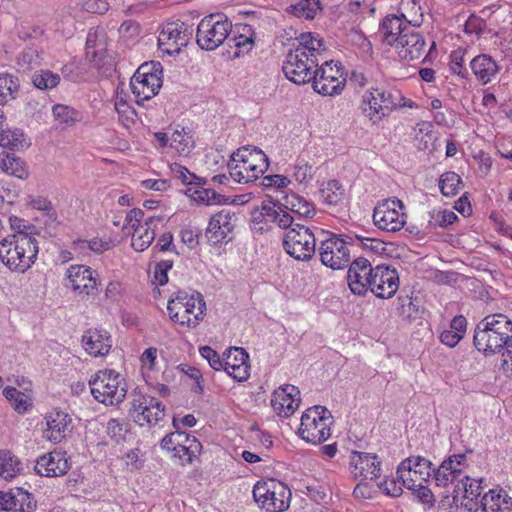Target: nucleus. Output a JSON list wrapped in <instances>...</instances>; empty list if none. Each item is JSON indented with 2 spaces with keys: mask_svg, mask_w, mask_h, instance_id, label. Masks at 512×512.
I'll return each instance as SVG.
<instances>
[{
  "mask_svg": "<svg viewBox=\"0 0 512 512\" xmlns=\"http://www.w3.org/2000/svg\"><path fill=\"white\" fill-rule=\"evenodd\" d=\"M473 340L476 349L486 355L507 350L512 341V320L502 313L487 315L477 324Z\"/></svg>",
  "mask_w": 512,
  "mask_h": 512,
  "instance_id": "obj_1",
  "label": "nucleus"
},
{
  "mask_svg": "<svg viewBox=\"0 0 512 512\" xmlns=\"http://www.w3.org/2000/svg\"><path fill=\"white\" fill-rule=\"evenodd\" d=\"M38 252L37 239L23 231L10 234L0 241V260L13 272H26L35 263Z\"/></svg>",
  "mask_w": 512,
  "mask_h": 512,
  "instance_id": "obj_2",
  "label": "nucleus"
},
{
  "mask_svg": "<svg viewBox=\"0 0 512 512\" xmlns=\"http://www.w3.org/2000/svg\"><path fill=\"white\" fill-rule=\"evenodd\" d=\"M265 153L257 148L242 147L231 155L228 163L231 178L240 184L257 180L268 169Z\"/></svg>",
  "mask_w": 512,
  "mask_h": 512,
  "instance_id": "obj_3",
  "label": "nucleus"
},
{
  "mask_svg": "<svg viewBox=\"0 0 512 512\" xmlns=\"http://www.w3.org/2000/svg\"><path fill=\"white\" fill-rule=\"evenodd\" d=\"M432 463L422 456H410L404 459L397 468V475L404 487L417 492L422 503L432 500V493L427 487L431 478Z\"/></svg>",
  "mask_w": 512,
  "mask_h": 512,
  "instance_id": "obj_4",
  "label": "nucleus"
},
{
  "mask_svg": "<svg viewBox=\"0 0 512 512\" xmlns=\"http://www.w3.org/2000/svg\"><path fill=\"white\" fill-rule=\"evenodd\" d=\"M404 97L397 90L371 87L362 96L361 109L373 124L379 123L394 109L405 106Z\"/></svg>",
  "mask_w": 512,
  "mask_h": 512,
  "instance_id": "obj_5",
  "label": "nucleus"
},
{
  "mask_svg": "<svg viewBox=\"0 0 512 512\" xmlns=\"http://www.w3.org/2000/svg\"><path fill=\"white\" fill-rule=\"evenodd\" d=\"M167 310L173 322L196 327L203 319L206 304L199 292L188 294L186 291H178L175 297L168 301Z\"/></svg>",
  "mask_w": 512,
  "mask_h": 512,
  "instance_id": "obj_6",
  "label": "nucleus"
},
{
  "mask_svg": "<svg viewBox=\"0 0 512 512\" xmlns=\"http://www.w3.org/2000/svg\"><path fill=\"white\" fill-rule=\"evenodd\" d=\"M89 387L95 400L105 405H117L127 394L124 378L110 369L95 373L89 380Z\"/></svg>",
  "mask_w": 512,
  "mask_h": 512,
  "instance_id": "obj_7",
  "label": "nucleus"
},
{
  "mask_svg": "<svg viewBox=\"0 0 512 512\" xmlns=\"http://www.w3.org/2000/svg\"><path fill=\"white\" fill-rule=\"evenodd\" d=\"M332 423V415L326 407H311L301 417L299 436L308 443L320 444L331 436Z\"/></svg>",
  "mask_w": 512,
  "mask_h": 512,
  "instance_id": "obj_8",
  "label": "nucleus"
},
{
  "mask_svg": "<svg viewBox=\"0 0 512 512\" xmlns=\"http://www.w3.org/2000/svg\"><path fill=\"white\" fill-rule=\"evenodd\" d=\"M231 32L232 23L225 15L210 14L199 22L196 41L201 49L213 51L223 44Z\"/></svg>",
  "mask_w": 512,
  "mask_h": 512,
  "instance_id": "obj_9",
  "label": "nucleus"
},
{
  "mask_svg": "<svg viewBox=\"0 0 512 512\" xmlns=\"http://www.w3.org/2000/svg\"><path fill=\"white\" fill-rule=\"evenodd\" d=\"M283 248L287 254L298 261H309L316 252V236L307 226L294 223L286 229Z\"/></svg>",
  "mask_w": 512,
  "mask_h": 512,
  "instance_id": "obj_10",
  "label": "nucleus"
},
{
  "mask_svg": "<svg viewBox=\"0 0 512 512\" xmlns=\"http://www.w3.org/2000/svg\"><path fill=\"white\" fill-rule=\"evenodd\" d=\"M253 497L267 512H283L289 508L291 491L282 482L269 479L254 485Z\"/></svg>",
  "mask_w": 512,
  "mask_h": 512,
  "instance_id": "obj_11",
  "label": "nucleus"
},
{
  "mask_svg": "<svg viewBox=\"0 0 512 512\" xmlns=\"http://www.w3.org/2000/svg\"><path fill=\"white\" fill-rule=\"evenodd\" d=\"M162 67L158 62H146L138 67L131 78L130 87L138 104L150 100L162 86Z\"/></svg>",
  "mask_w": 512,
  "mask_h": 512,
  "instance_id": "obj_12",
  "label": "nucleus"
},
{
  "mask_svg": "<svg viewBox=\"0 0 512 512\" xmlns=\"http://www.w3.org/2000/svg\"><path fill=\"white\" fill-rule=\"evenodd\" d=\"M128 414L140 427L152 428L165 419L166 407L156 397L137 394L130 402Z\"/></svg>",
  "mask_w": 512,
  "mask_h": 512,
  "instance_id": "obj_13",
  "label": "nucleus"
},
{
  "mask_svg": "<svg viewBox=\"0 0 512 512\" xmlns=\"http://www.w3.org/2000/svg\"><path fill=\"white\" fill-rule=\"evenodd\" d=\"M318 65V58L314 55H306L302 48H294L286 54L282 71L289 81L303 85L315 77Z\"/></svg>",
  "mask_w": 512,
  "mask_h": 512,
  "instance_id": "obj_14",
  "label": "nucleus"
},
{
  "mask_svg": "<svg viewBox=\"0 0 512 512\" xmlns=\"http://www.w3.org/2000/svg\"><path fill=\"white\" fill-rule=\"evenodd\" d=\"M98 274L86 265H71L65 273L63 285L80 299H94L98 293Z\"/></svg>",
  "mask_w": 512,
  "mask_h": 512,
  "instance_id": "obj_15",
  "label": "nucleus"
},
{
  "mask_svg": "<svg viewBox=\"0 0 512 512\" xmlns=\"http://www.w3.org/2000/svg\"><path fill=\"white\" fill-rule=\"evenodd\" d=\"M193 34V28L180 21L165 24L158 36L159 50L168 56H174L186 47Z\"/></svg>",
  "mask_w": 512,
  "mask_h": 512,
  "instance_id": "obj_16",
  "label": "nucleus"
},
{
  "mask_svg": "<svg viewBox=\"0 0 512 512\" xmlns=\"http://www.w3.org/2000/svg\"><path fill=\"white\" fill-rule=\"evenodd\" d=\"M373 222L381 230L396 232L406 224L404 204L401 200L386 199L374 208Z\"/></svg>",
  "mask_w": 512,
  "mask_h": 512,
  "instance_id": "obj_17",
  "label": "nucleus"
},
{
  "mask_svg": "<svg viewBox=\"0 0 512 512\" xmlns=\"http://www.w3.org/2000/svg\"><path fill=\"white\" fill-rule=\"evenodd\" d=\"M237 221V215L230 209H222L212 215L205 233L208 242L218 245L230 241Z\"/></svg>",
  "mask_w": 512,
  "mask_h": 512,
  "instance_id": "obj_18",
  "label": "nucleus"
},
{
  "mask_svg": "<svg viewBox=\"0 0 512 512\" xmlns=\"http://www.w3.org/2000/svg\"><path fill=\"white\" fill-rule=\"evenodd\" d=\"M350 244L344 239L331 235L322 240L319 247L320 260L332 269H341L350 262Z\"/></svg>",
  "mask_w": 512,
  "mask_h": 512,
  "instance_id": "obj_19",
  "label": "nucleus"
},
{
  "mask_svg": "<svg viewBox=\"0 0 512 512\" xmlns=\"http://www.w3.org/2000/svg\"><path fill=\"white\" fill-rule=\"evenodd\" d=\"M468 463L465 454H454L444 459L437 469L433 470V480L438 487L454 485L465 477Z\"/></svg>",
  "mask_w": 512,
  "mask_h": 512,
  "instance_id": "obj_20",
  "label": "nucleus"
},
{
  "mask_svg": "<svg viewBox=\"0 0 512 512\" xmlns=\"http://www.w3.org/2000/svg\"><path fill=\"white\" fill-rule=\"evenodd\" d=\"M46 429L44 438L54 444L67 439L74 428L72 416L60 409H53L45 415Z\"/></svg>",
  "mask_w": 512,
  "mask_h": 512,
  "instance_id": "obj_21",
  "label": "nucleus"
},
{
  "mask_svg": "<svg viewBox=\"0 0 512 512\" xmlns=\"http://www.w3.org/2000/svg\"><path fill=\"white\" fill-rule=\"evenodd\" d=\"M374 271L375 267L364 257H358L351 262L347 272V283L354 295L363 296L369 291Z\"/></svg>",
  "mask_w": 512,
  "mask_h": 512,
  "instance_id": "obj_22",
  "label": "nucleus"
},
{
  "mask_svg": "<svg viewBox=\"0 0 512 512\" xmlns=\"http://www.w3.org/2000/svg\"><path fill=\"white\" fill-rule=\"evenodd\" d=\"M399 288V275L395 268L386 265L375 266L369 290L378 298L389 299Z\"/></svg>",
  "mask_w": 512,
  "mask_h": 512,
  "instance_id": "obj_23",
  "label": "nucleus"
},
{
  "mask_svg": "<svg viewBox=\"0 0 512 512\" xmlns=\"http://www.w3.org/2000/svg\"><path fill=\"white\" fill-rule=\"evenodd\" d=\"M381 462L375 454L353 451L350 456V472L355 477L377 480L380 477Z\"/></svg>",
  "mask_w": 512,
  "mask_h": 512,
  "instance_id": "obj_24",
  "label": "nucleus"
},
{
  "mask_svg": "<svg viewBox=\"0 0 512 512\" xmlns=\"http://www.w3.org/2000/svg\"><path fill=\"white\" fill-rule=\"evenodd\" d=\"M225 371L230 377L238 382L245 381L250 376L249 355L245 349L231 347L224 353Z\"/></svg>",
  "mask_w": 512,
  "mask_h": 512,
  "instance_id": "obj_25",
  "label": "nucleus"
},
{
  "mask_svg": "<svg viewBox=\"0 0 512 512\" xmlns=\"http://www.w3.org/2000/svg\"><path fill=\"white\" fill-rule=\"evenodd\" d=\"M300 403V391L293 385L286 384L276 389L271 398L273 410L281 417L291 416Z\"/></svg>",
  "mask_w": 512,
  "mask_h": 512,
  "instance_id": "obj_26",
  "label": "nucleus"
},
{
  "mask_svg": "<svg viewBox=\"0 0 512 512\" xmlns=\"http://www.w3.org/2000/svg\"><path fill=\"white\" fill-rule=\"evenodd\" d=\"M393 46L396 48L398 56L405 61L419 59L425 52L426 42L424 37L415 30H406L400 37V40Z\"/></svg>",
  "mask_w": 512,
  "mask_h": 512,
  "instance_id": "obj_27",
  "label": "nucleus"
},
{
  "mask_svg": "<svg viewBox=\"0 0 512 512\" xmlns=\"http://www.w3.org/2000/svg\"><path fill=\"white\" fill-rule=\"evenodd\" d=\"M70 469L67 455L63 451L54 450L37 459L35 470L41 476L58 477Z\"/></svg>",
  "mask_w": 512,
  "mask_h": 512,
  "instance_id": "obj_28",
  "label": "nucleus"
},
{
  "mask_svg": "<svg viewBox=\"0 0 512 512\" xmlns=\"http://www.w3.org/2000/svg\"><path fill=\"white\" fill-rule=\"evenodd\" d=\"M293 216L281 206L271 201H263L258 215L254 216L257 224L274 223L281 229H288L293 225Z\"/></svg>",
  "mask_w": 512,
  "mask_h": 512,
  "instance_id": "obj_29",
  "label": "nucleus"
},
{
  "mask_svg": "<svg viewBox=\"0 0 512 512\" xmlns=\"http://www.w3.org/2000/svg\"><path fill=\"white\" fill-rule=\"evenodd\" d=\"M82 344L85 351L93 357L107 355L112 346L108 332L98 329L87 330L82 336Z\"/></svg>",
  "mask_w": 512,
  "mask_h": 512,
  "instance_id": "obj_30",
  "label": "nucleus"
},
{
  "mask_svg": "<svg viewBox=\"0 0 512 512\" xmlns=\"http://www.w3.org/2000/svg\"><path fill=\"white\" fill-rule=\"evenodd\" d=\"M160 220V218L150 216L144 220L142 225L133 229L131 244L135 251L142 252L152 244L156 236L157 223Z\"/></svg>",
  "mask_w": 512,
  "mask_h": 512,
  "instance_id": "obj_31",
  "label": "nucleus"
},
{
  "mask_svg": "<svg viewBox=\"0 0 512 512\" xmlns=\"http://www.w3.org/2000/svg\"><path fill=\"white\" fill-rule=\"evenodd\" d=\"M470 69L482 85L490 83L498 74L499 66L487 54H479L470 61Z\"/></svg>",
  "mask_w": 512,
  "mask_h": 512,
  "instance_id": "obj_32",
  "label": "nucleus"
},
{
  "mask_svg": "<svg viewBox=\"0 0 512 512\" xmlns=\"http://www.w3.org/2000/svg\"><path fill=\"white\" fill-rule=\"evenodd\" d=\"M406 22L398 15H388L384 18L380 26L382 41L386 45L393 46L400 40V37L406 30H411Z\"/></svg>",
  "mask_w": 512,
  "mask_h": 512,
  "instance_id": "obj_33",
  "label": "nucleus"
},
{
  "mask_svg": "<svg viewBox=\"0 0 512 512\" xmlns=\"http://www.w3.org/2000/svg\"><path fill=\"white\" fill-rule=\"evenodd\" d=\"M231 33H233L231 41L233 42V47L236 49V57L252 51L256 41V33L251 25L239 24Z\"/></svg>",
  "mask_w": 512,
  "mask_h": 512,
  "instance_id": "obj_34",
  "label": "nucleus"
},
{
  "mask_svg": "<svg viewBox=\"0 0 512 512\" xmlns=\"http://www.w3.org/2000/svg\"><path fill=\"white\" fill-rule=\"evenodd\" d=\"M311 81L313 82L315 92L325 96H334L339 95L343 91L346 79L343 74H338L337 76L318 75L316 70L315 77Z\"/></svg>",
  "mask_w": 512,
  "mask_h": 512,
  "instance_id": "obj_35",
  "label": "nucleus"
},
{
  "mask_svg": "<svg viewBox=\"0 0 512 512\" xmlns=\"http://www.w3.org/2000/svg\"><path fill=\"white\" fill-rule=\"evenodd\" d=\"M52 117L56 128L66 130L82 120V113L72 106L55 104L52 107Z\"/></svg>",
  "mask_w": 512,
  "mask_h": 512,
  "instance_id": "obj_36",
  "label": "nucleus"
},
{
  "mask_svg": "<svg viewBox=\"0 0 512 512\" xmlns=\"http://www.w3.org/2000/svg\"><path fill=\"white\" fill-rule=\"evenodd\" d=\"M511 500L502 490L491 489L482 496V512H509Z\"/></svg>",
  "mask_w": 512,
  "mask_h": 512,
  "instance_id": "obj_37",
  "label": "nucleus"
},
{
  "mask_svg": "<svg viewBox=\"0 0 512 512\" xmlns=\"http://www.w3.org/2000/svg\"><path fill=\"white\" fill-rule=\"evenodd\" d=\"M0 168L6 174L19 179H26L28 177V170L24 161L12 153L0 154Z\"/></svg>",
  "mask_w": 512,
  "mask_h": 512,
  "instance_id": "obj_38",
  "label": "nucleus"
},
{
  "mask_svg": "<svg viewBox=\"0 0 512 512\" xmlns=\"http://www.w3.org/2000/svg\"><path fill=\"white\" fill-rule=\"evenodd\" d=\"M185 194L193 201L204 205H216L226 202L224 195L216 193L213 189L194 186L186 189Z\"/></svg>",
  "mask_w": 512,
  "mask_h": 512,
  "instance_id": "obj_39",
  "label": "nucleus"
},
{
  "mask_svg": "<svg viewBox=\"0 0 512 512\" xmlns=\"http://www.w3.org/2000/svg\"><path fill=\"white\" fill-rule=\"evenodd\" d=\"M399 17L410 27L415 28L421 25L423 13L417 0H401L399 3Z\"/></svg>",
  "mask_w": 512,
  "mask_h": 512,
  "instance_id": "obj_40",
  "label": "nucleus"
},
{
  "mask_svg": "<svg viewBox=\"0 0 512 512\" xmlns=\"http://www.w3.org/2000/svg\"><path fill=\"white\" fill-rule=\"evenodd\" d=\"M285 208L301 218H312L316 213L314 204L297 194L285 197Z\"/></svg>",
  "mask_w": 512,
  "mask_h": 512,
  "instance_id": "obj_41",
  "label": "nucleus"
},
{
  "mask_svg": "<svg viewBox=\"0 0 512 512\" xmlns=\"http://www.w3.org/2000/svg\"><path fill=\"white\" fill-rule=\"evenodd\" d=\"M321 10L320 0H299L287 8L289 13L305 20L314 19Z\"/></svg>",
  "mask_w": 512,
  "mask_h": 512,
  "instance_id": "obj_42",
  "label": "nucleus"
},
{
  "mask_svg": "<svg viewBox=\"0 0 512 512\" xmlns=\"http://www.w3.org/2000/svg\"><path fill=\"white\" fill-rule=\"evenodd\" d=\"M320 199L327 205H337L345 194L344 187L337 180H329L320 188Z\"/></svg>",
  "mask_w": 512,
  "mask_h": 512,
  "instance_id": "obj_43",
  "label": "nucleus"
},
{
  "mask_svg": "<svg viewBox=\"0 0 512 512\" xmlns=\"http://www.w3.org/2000/svg\"><path fill=\"white\" fill-rule=\"evenodd\" d=\"M5 398L18 413H26L32 406L31 398L14 387H6L3 390Z\"/></svg>",
  "mask_w": 512,
  "mask_h": 512,
  "instance_id": "obj_44",
  "label": "nucleus"
},
{
  "mask_svg": "<svg viewBox=\"0 0 512 512\" xmlns=\"http://www.w3.org/2000/svg\"><path fill=\"white\" fill-rule=\"evenodd\" d=\"M297 41L298 45L295 48H302L306 55H314L318 58L321 51L325 50L323 40L310 32L300 34Z\"/></svg>",
  "mask_w": 512,
  "mask_h": 512,
  "instance_id": "obj_45",
  "label": "nucleus"
},
{
  "mask_svg": "<svg viewBox=\"0 0 512 512\" xmlns=\"http://www.w3.org/2000/svg\"><path fill=\"white\" fill-rule=\"evenodd\" d=\"M18 89V78L8 73L0 74V104L15 99Z\"/></svg>",
  "mask_w": 512,
  "mask_h": 512,
  "instance_id": "obj_46",
  "label": "nucleus"
},
{
  "mask_svg": "<svg viewBox=\"0 0 512 512\" xmlns=\"http://www.w3.org/2000/svg\"><path fill=\"white\" fill-rule=\"evenodd\" d=\"M481 480L470 478L467 473L463 480L458 481L454 488V498L459 496H471L479 498L481 495Z\"/></svg>",
  "mask_w": 512,
  "mask_h": 512,
  "instance_id": "obj_47",
  "label": "nucleus"
},
{
  "mask_svg": "<svg viewBox=\"0 0 512 512\" xmlns=\"http://www.w3.org/2000/svg\"><path fill=\"white\" fill-rule=\"evenodd\" d=\"M13 499V512H34L36 509V501L33 496L22 488L13 490Z\"/></svg>",
  "mask_w": 512,
  "mask_h": 512,
  "instance_id": "obj_48",
  "label": "nucleus"
},
{
  "mask_svg": "<svg viewBox=\"0 0 512 512\" xmlns=\"http://www.w3.org/2000/svg\"><path fill=\"white\" fill-rule=\"evenodd\" d=\"M461 184V177L452 171L443 173L439 179V188L445 197H452L458 194Z\"/></svg>",
  "mask_w": 512,
  "mask_h": 512,
  "instance_id": "obj_49",
  "label": "nucleus"
},
{
  "mask_svg": "<svg viewBox=\"0 0 512 512\" xmlns=\"http://www.w3.org/2000/svg\"><path fill=\"white\" fill-rule=\"evenodd\" d=\"M21 470L19 461L8 451L0 452V477L5 480L14 478Z\"/></svg>",
  "mask_w": 512,
  "mask_h": 512,
  "instance_id": "obj_50",
  "label": "nucleus"
},
{
  "mask_svg": "<svg viewBox=\"0 0 512 512\" xmlns=\"http://www.w3.org/2000/svg\"><path fill=\"white\" fill-rule=\"evenodd\" d=\"M190 446L179 445L173 454V457L179 459L181 465L190 464L193 460L200 455L202 450V444L199 440H192Z\"/></svg>",
  "mask_w": 512,
  "mask_h": 512,
  "instance_id": "obj_51",
  "label": "nucleus"
},
{
  "mask_svg": "<svg viewBox=\"0 0 512 512\" xmlns=\"http://www.w3.org/2000/svg\"><path fill=\"white\" fill-rule=\"evenodd\" d=\"M32 82L34 86L41 90L52 89L60 82V76L49 70H40L33 74Z\"/></svg>",
  "mask_w": 512,
  "mask_h": 512,
  "instance_id": "obj_52",
  "label": "nucleus"
},
{
  "mask_svg": "<svg viewBox=\"0 0 512 512\" xmlns=\"http://www.w3.org/2000/svg\"><path fill=\"white\" fill-rule=\"evenodd\" d=\"M169 145L180 154H188L193 147V140L184 130H175L170 137Z\"/></svg>",
  "mask_w": 512,
  "mask_h": 512,
  "instance_id": "obj_53",
  "label": "nucleus"
},
{
  "mask_svg": "<svg viewBox=\"0 0 512 512\" xmlns=\"http://www.w3.org/2000/svg\"><path fill=\"white\" fill-rule=\"evenodd\" d=\"M314 176L312 165L304 159H297L293 167V177L300 184L309 183Z\"/></svg>",
  "mask_w": 512,
  "mask_h": 512,
  "instance_id": "obj_54",
  "label": "nucleus"
},
{
  "mask_svg": "<svg viewBox=\"0 0 512 512\" xmlns=\"http://www.w3.org/2000/svg\"><path fill=\"white\" fill-rule=\"evenodd\" d=\"M174 432L167 434L160 442V447L169 452H175L176 448L180 445L181 430L180 424H178V418L174 417L172 421Z\"/></svg>",
  "mask_w": 512,
  "mask_h": 512,
  "instance_id": "obj_55",
  "label": "nucleus"
},
{
  "mask_svg": "<svg viewBox=\"0 0 512 512\" xmlns=\"http://www.w3.org/2000/svg\"><path fill=\"white\" fill-rule=\"evenodd\" d=\"M22 133L17 130L0 129V146L9 149H18L22 146Z\"/></svg>",
  "mask_w": 512,
  "mask_h": 512,
  "instance_id": "obj_56",
  "label": "nucleus"
},
{
  "mask_svg": "<svg viewBox=\"0 0 512 512\" xmlns=\"http://www.w3.org/2000/svg\"><path fill=\"white\" fill-rule=\"evenodd\" d=\"M115 110L117 111L119 118L123 121L124 125L128 127L134 123L136 112L123 98H119L115 101Z\"/></svg>",
  "mask_w": 512,
  "mask_h": 512,
  "instance_id": "obj_57",
  "label": "nucleus"
},
{
  "mask_svg": "<svg viewBox=\"0 0 512 512\" xmlns=\"http://www.w3.org/2000/svg\"><path fill=\"white\" fill-rule=\"evenodd\" d=\"M200 355L206 359L212 369L215 371L223 370L224 357L221 358L219 354L210 346H204L199 349Z\"/></svg>",
  "mask_w": 512,
  "mask_h": 512,
  "instance_id": "obj_58",
  "label": "nucleus"
},
{
  "mask_svg": "<svg viewBox=\"0 0 512 512\" xmlns=\"http://www.w3.org/2000/svg\"><path fill=\"white\" fill-rule=\"evenodd\" d=\"M40 54L37 48L28 47L20 55L19 65L23 68L30 69L39 64Z\"/></svg>",
  "mask_w": 512,
  "mask_h": 512,
  "instance_id": "obj_59",
  "label": "nucleus"
},
{
  "mask_svg": "<svg viewBox=\"0 0 512 512\" xmlns=\"http://www.w3.org/2000/svg\"><path fill=\"white\" fill-rule=\"evenodd\" d=\"M431 219L434 221V226L446 227L453 224L457 219V215L450 210L433 211Z\"/></svg>",
  "mask_w": 512,
  "mask_h": 512,
  "instance_id": "obj_60",
  "label": "nucleus"
},
{
  "mask_svg": "<svg viewBox=\"0 0 512 512\" xmlns=\"http://www.w3.org/2000/svg\"><path fill=\"white\" fill-rule=\"evenodd\" d=\"M359 245L373 253L380 254L385 251V243L376 238L356 236Z\"/></svg>",
  "mask_w": 512,
  "mask_h": 512,
  "instance_id": "obj_61",
  "label": "nucleus"
},
{
  "mask_svg": "<svg viewBox=\"0 0 512 512\" xmlns=\"http://www.w3.org/2000/svg\"><path fill=\"white\" fill-rule=\"evenodd\" d=\"M378 486L389 496L397 497L400 496L403 492L402 487L404 486L397 476V480L385 479L383 482H380Z\"/></svg>",
  "mask_w": 512,
  "mask_h": 512,
  "instance_id": "obj_62",
  "label": "nucleus"
},
{
  "mask_svg": "<svg viewBox=\"0 0 512 512\" xmlns=\"http://www.w3.org/2000/svg\"><path fill=\"white\" fill-rule=\"evenodd\" d=\"M107 434L111 439H114L116 442H119L124 438V434L126 429L124 424L118 419H110L107 422L106 426Z\"/></svg>",
  "mask_w": 512,
  "mask_h": 512,
  "instance_id": "obj_63",
  "label": "nucleus"
},
{
  "mask_svg": "<svg viewBox=\"0 0 512 512\" xmlns=\"http://www.w3.org/2000/svg\"><path fill=\"white\" fill-rule=\"evenodd\" d=\"M464 55L458 51L452 55L450 62V70L453 74H456L462 78H467L468 70L464 67Z\"/></svg>",
  "mask_w": 512,
  "mask_h": 512,
  "instance_id": "obj_64",
  "label": "nucleus"
}]
</instances>
